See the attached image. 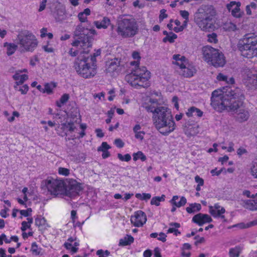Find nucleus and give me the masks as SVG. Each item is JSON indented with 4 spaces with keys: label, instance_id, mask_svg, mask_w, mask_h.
Returning <instances> with one entry per match:
<instances>
[{
    "label": "nucleus",
    "instance_id": "473e14b6",
    "mask_svg": "<svg viewBox=\"0 0 257 257\" xmlns=\"http://www.w3.org/2000/svg\"><path fill=\"white\" fill-rule=\"evenodd\" d=\"M14 87L16 90L21 92V93L23 94H26L29 90V87L26 84L22 86H19V85L15 84Z\"/></svg>",
    "mask_w": 257,
    "mask_h": 257
},
{
    "label": "nucleus",
    "instance_id": "4be33fe9",
    "mask_svg": "<svg viewBox=\"0 0 257 257\" xmlns=\"http://www.w3.org/2000/svg\"><path fill=\"white\" fill-rule=\"evenodd\" d=\"M186 115L188 117L197 116L198 117H201L203 115V112L194 106H192L188 109L187 112L186 113Z\"/></svg>",
    "mask_w": 257,
    "mask_h": 257
},
{
    "label": "nucleus",
    "instance_id": "69168bd1",
    "mask_svg": "<svg viewBox=\"0 0 257 257\" xmlns=\"http://www.w3.org/2000/svg\"><path fill=\"white\" fill-rule=\"evenodd\" d=\"M47 2V0H42L40 4V8L39 9V12H41L45 9Z\"/></svg>",
    "mask_w": 257,
    "mask_h": 257
},
{
    "label": "nucleus",
    "instance_id": "4c0bfd02",
    "mask_svg": "<svg viewBox=\"0 0 257 257\" xmlns=\"http://www.w3.org/2000/svg\"><path fill=\"white\" fill-rule=\"evenodd\" d=\"M224 29L228 31H234L237 29V28L235 24L229 22L225 24Z\"/></svg>",
    "mask_w": 257,
    "mask_h": 257
},
{
    "label": "nucleus",
    "instance_id": "338daca9",
    "mask_svg": "<svg viewBox=\"0 0 257 257\" xmlns=\"http://www.w3.org/2000/svg\"><path fill=\"white\" fill-rule=\"evenodd\" d=\"M167 235L163 232H161L159 234V237L158 238V239L162 241V242H165L166 240Z\"/></svg>",
    "mask_w": 257,
    "mask_h": 257
},
{
    "label": "nucleus",
    "instance_id": "aec40b11",
    "mask_svg": "<svg viewBox=\"0 0 257 257\" xmlns=\"http://www.w3.org/2000/svg\"><path fill=\"white\" fill-rule=\"evenodd\" d=\"M179 197L177 195L174 196L170 201L171 203L177 207H181L182 206H184L187 203L186 198L184 196H182L180 198V200L179 202H177V200L179 199Z\"/></svg>",
    "mask_w": 257,
    "mask_h": 257
},
{
    "label": "nucleus",
    "instance_id": "f03ea898",
    "mask_svg": "<svg viewBox=\"0 0 257 257\" xmlns=\"http://www.w3.org/2000/svg\"><path fill=\"white\" fill-rule=\"evenodd\" d=\"M216 10L211 5H202L194 14V21L202 31H209L214 28Z\"/></svg>",
    "mask_w": 257,
    "mask_h": 257
},
{
    "label": "nucleus",
    "instance_id": "5701e85b",
    "mask_svg": "<svg viewBox=\"0 0 257 257\" xmlns=\"http://www.w3.org/2000/svg\"><path fill=\"white\" fill-rule=\"evenodd\" d=\"M94 24L98 29H106L110 24V21L107 17H104L101 21H95Z\"/></svg>",
    "mask_w": 257,
    "mask_h": 257
},
{
    "label": "nucleus",
    "instance_id": "49530a36",
    "mask_svg": "<svg viewBox=\"0 0 257 257\" xmlns=\"http://www.w3.org/2000/svg\"><path fill=\"white\" fill-rule=\"evenodd\" d=\"M138 130H134L135 137L136 139L142 141L144 138V135L145 133L144 131L138 132Z\"/></svg>",
    "mask_w": 257,
    "mask_h": 257
},
{
    "label": "nucleus",
    "instance_id": "f257e3e1",
    "mask_svg": "<svg viewBox=\"0 0 257 257\" xmlns=\"http://www.w3.org/2000/svg\"><path fill=\"white\" fill-rule=\"evenodd\" d=\"M96 34L93 29L85 28L80 24L74 31V35L77 40L72 43V46L80 47L83 50L80 52L74 63V68L81 77L89 78L97 73L96 57L100 55V50H97L93 55H89V49L91 48L93 38L92 35Z\"/></svg>",
    "mask_w": 257,
    "mask_h": 257
},
{
    "label": "nucleus",
    "instance_id": "c03bdc74",
    "mask_svg": "<svg viewBox=\"0 0 257 257\" xmlns=\"http://www.w3.org/2000/svg\"><path fill=\"white\" fill-rule=\"evenodd\" d=\"M64 245L66 249H71V251L72 253L76 252L78 250V248L74 246H72V244L68 242H65Z\"/></svg>",
    "mask_w": 257,
    "mask_h": 257
},
{
    "label": "nucleus",
    "instance_id": "3c124183",
    "mask_svg": "<svg viewBox=\"0 0 257 257\" xmlns=\"http://www.w3.org/2000/svg\"><path fill=\"white\" fill-rule=\"evenodd\" d=\"M251 173L255 178H257V162L253 164L251 169Z\"/></svg>",
    "mask_w": 257,
    "mask_h": 257
},
{
    "label": "nucleus",
    "instance_id": "72a5a7b5",
    "mask_svg": "<svg viewBox=\"0 0 257 257\" xmlns=\"http://www.w3.org/2000/svg\"><path fill=\"white\" fill-rule=\"evenodd\" d=\"M144 107L148 112H152L153 115L159 111L161 107V106L155 107L152 105H145Z\"/></svg>",
    "mask_w": 257,
    "mask_h": 257
},
{
    "label": "nucleus",
    "instance_id": "c9c22d12",
    "mask_svg": "<svg viewBox=\"0 0 257 257\" xmlns=\"http://www.w3.org/2000/svg\"><path fill=\"white\" fill-rule=\"evenodd\" d=\"M133 156V159L135 161L138 159H140L142 161H145L147 159L146 156L141 151H139L136 153H134Z\"/></svg>",
    "mask_w": 257,
    "mask_h": 257
},
{
    "label": "nucleus",
    "instance_id": "c756f323",
    "mask_svg": "<svg viewBox=\"0 0 257 257\" xmlns=\"http://www.w3.org/2000/svg\"><path fill=\"white\" fill-rule=\"evenodd\" d=\"M69 98V95L68 94H64L60 98L59 101H56V105L59 107H61L62 106L65 104Z\"/></svg>",
    "mask_w": 257,
    "mask_h": 257
},
{
    "label": "nucleus",
    "instance_id": "79ce46f5",
    "mask_svg": "<svg viewBox=\"0 0 257 257\" xmlns=\"http://www.w3.org/2000/svg\"><path fill=\"white\" fill-rule=\"evenodd\" d=\"M208 41L211 43H216L218 42L217 39V35L214 33H212L207 35Z\"/></svg>",
    "mask_w": 257,
    "mask_h": 257
},
{
    "label": "nucleus",
    "instance_id": "412c9836",
    "mask_svg": "<svg viewBox=\"0 0 257 257\" xmlns=\"http://www.w3.org/2000/svg\"><path fill=\"white\" fill-rule=\"evenodd\" d=\"M13 78L16 81L15 84L20 85L28 79V76L26 74L20 75L19 72H16L13 76Z\"/></svg>",
    "mask_w": 257,
    "mask_h": 257
},
{
    "label": "nucleus",
    "instance_id": "a18cd8bd",
    "mask_svg": "<svg viewBox=\"0 0 257 257\" xmlns=\"http://www.w3.org/2000/svg\"><path fill=\"white\" fill-rule=\"evenodd\" d=\"M232 227H238L240 229H244V228H247L250 227L251 226L250 225V222H249L247 223H244L243 222L237 223L236 224L233 225Z\"/></svg>",
    "mask_w": 257,
    "mask_h": 257
},
{
    "label": "nucleus",
    "instance_id": "603ef678",
    "mask_svg": "<svg viewBox=\"0 0 257 257\" xmlns=\"http://www.w3.org/2000/svg\"><path fill=\"white\" fill-rule=\"evenodd\" d=\"M32 209L29 208L27 210H21L20 211V212L22 215L27 217L30 215V213L32 212Z\"/></svg>",
    "mask_w": 257,
    "mask_h": 257
},
{
    "label": "nucleus",
    "instance_id": "13d9d810",
    "mask_svg": "<svg viewBox=\"0 0 257 257\" xmlns=\"http://www.w3.org/2000/svg\"><path fill=\"white\" fill-rule=\"evenodd\" d=\"M78 17L79 21L82 23L87 21V17L86 15H84L83 13H79Z\"/></svg>",
    "mask_w": 257,
    "mask_h": 257
},
{
    "label": "nucleus",
    "instance_id": "f3484780",
    "mask_svg": "<svg viewBox=\"0 0 257 257\" xmlns=\"http://www.w3.org/2000/svg\"><path fill=\"white\" fill-rule=\"evenodd\" d=\"M245 83L248 85L257 86V72L250 70H246Z\"/></svg>",
    "mask_w": 257,
    "mask_h": 257
},
{
    "label": "nucleus",
    "instance_id": "58836bf2",
    "mask_svg": "<svg viewBox=\"0 0 257 257\" xmlns=\"http://www.w3.org/2000/svg\"><path fill=\"white\" fill-rule=\"evenodd\" d=\"M46 222L44 217H38L35 219V224L39 227L44 226Z\"/></svg>",
    "mask_w": 257,
    "mask_h": 257
},
{
    "label": "nucleus",
    "instance_id": "e2e57ef3",
    "mask_svg": "<svg viewBox=\"0 0 257 257\" xmlns=\"http://www.w3.org/2000/svg\"><path fill=\"white\" fill-rule=\"evenodd\" d=\"M223 169H224L222 168L218 171H217V169H215L212 170L211 171V173L212 174V175L213 176H214V175L218 176L221 173V172L223 171Z\"/></svg>",
    "mask_w": 257,
    "mask_h": 257
},
{
    "label": "nucleus",
    "instance_id": "0eeeda50",
    "mask_svg": "<svg viewBox=\"0 0 257 257\" xmlns=\"http://www.w3.org/2000/svg\"><path fill=\"white\" fill-rule=\"evenodd\" d=\"M155 115H153V120L157 128L173 127L175 122L171 111L167 107L161 106V109Z\"/></svg>",
    "mask_w": 257,
    "mask_h": 257
},
{
    "label": "nucleus",
    "instance_id": "9b49d317",
    "mask_svg": "<svg viewBox=\"0 0 257 257\" xmlns=\"http://www.w3.org/2000/svg\"><path fill=\"white\" fill-rule=\"evenodd\" d=\"M44 183L51 195L57 196L64 191V185L62 180L52 179L44 181Z\"/></svg>",
    "mask_w": 257,
    "mask_h": 257
},
{
    "label": "nucleus",
    "instance_id": "37998d69",
    "mask_svg": "<svg viewBox=\"0 0 257 257\" xmlns=\"http://www.w3.org/2000/svg\"><path fill=\"white\" fill-rule=\"evenodd\" d=\"M117 157L121 161L128 162L131 160V156L128 154H126L124 156H123L121 154L118 153L117 154Z\"/></svg>",
    "mask_w": 257,
    "mask_h": 257
},
{
    "label": "nucleus",
    "instance_id": "cd10ccee",
    "mask_svg": "<svg viewBox=\"0 0 257 257\" xmlns=\"http://www.w3.org/2000/svg\"><path fill=\"white\" fill-rule=\"evenodd\" d=\"M134 239L133 236L127 235L123 238L120 239L119 245L121 246H126L129 245L134 242Z\"/></svg>",
    "mask_w": 257,
    "mask_h": 257
},
{
    "label": "nucleus",
    "instance_id": "052dcab7",
    "mask_svg": "<svg viewBox=\"0 0 257 257\" xmlns=\"http://www.w3.org/2000/svg\"><path fill=\"white\" fill-rule=\"evenodd\" d=\"M227 77L222 73H219L217 76V79L219 81H223L226 82L227 81Z\"/></svg>",
    "mask_w": 257,
    "mask_h": 257
},
{
    "label": "nucleus",
    "instance_id": "bf43d9fd",
    "mask_svg": "<svg viewBox=\"0 0 257 257\" xmlns=\"http://www.w3.org/2000/svg\"><path fill=\"white\" fill-rule=\"evenodd\" d=\"M195 180L198 183L199 186H203L204 184V180L202 178H200L199 176L197 175L195 177Z\"/></svg>",
    "mask_w": 257,
    "mask_h": 257
},
{
    "label": "nucleus",
    "instance_id": "4d7b16f0",
    "mask_svg": "<svg viewBox=\"0 0 257 257\" xmlns=\"http://www.w3.org/2000/svg\"><path fill=\"white\" fill-rule=\"evenodd\" d=\"M77 131H80V130H76ZM77 135H74V137L75 139H80L84 137V136L85 135V133L84 132V130H82L81 131H78L77 132Z\"/></svg>",
    "mask_w": 257,
    "mask_h": 257
},
{
    "label": "nucleus",
    "instance_id": "5fc2aeb1",
    "mask_svg": "<svg viewBox=\"0 0 257 257\" xmlns=\"http://www.w3.org/2000/svg\"><path fill=\"white\" fill-rule=\"evenodd\" d=\"M114 144L117 147L121 148L124 146V143L120 139H116L114 140Z\"/></svg>",
    "mask_w": 257,
    "mask_h": 257
},
{
    "label": "nucleus",
    "instance_id": "b1692460",
    "mask_svg": "<svg viewBox=\"0 0 257 257\" xmlns=\"http://www.w3.org/2000/svg\"><path fill=\"white\" fill-rule=\"evenodd\" d=\"M201 209V206L199 203H191L189 204V206L186 207V211L188 213H194L200 210Z\"/></svg>",
    "mask_w": 257,
    "mask_h": 257
},
{
    "label": "nucleus",
    "instance_id": "864d4df0",
    "mask_svg": "<svg viewBox=\"0 0 257 257\" xmlns=\"http://www.w3.org/2000/svg\"><path fill=\"white\" fill-rule=\"evenodd\" d=\"M180 14L181 16V17L183 18H184L185 20H186L187 21H189V13L188 11H185V10L180 11Z\"/></svg>",
    "mask_w": 257,
    "mask_h": 257
},
{
    "label": "nucleus",
    "instance_id": "680f3d73",
    "mask_svg": "<svg viewBox=\"0 0 257 257\" xmlns=\"http://www.w3.org/2000/svg\"><path fill=\"white\" fill-rule=\"evenodd\" d=\"M30 225L28 224V223L26 221H23L22 223L21 230L24 231L27 228H30Z\"/></svg>",
    "mask_w": 257,
    "mask_h": 257
},
{
    "label": "nucleus",
    "instance_id": "dca6fc26",
    "mask_svg": "<svg viewBox=\"0 0 257 257\" xmlns=\"http://www.w3.org/2000/svg\"><path fill=\"white\" fill-rule=\"evenodd\" d=\"M256 196H257V193H256L255 195L253 194L251 196V197L252 198L251 199L241 200V204L245 208L247 209L248 210L251 211L256 210L257 199L256 198Z\"/></svg>",
    "mask_w": 257,
    "mask_h": 257
},
{
    "label": "nucleus",
    "instance_id": "a19ab883",
    "mask_svg": "<svg viewBox=\"0 0 257 257\" xmlns=\"http://www.w3.org/2000/svg\"><path fill=\"white\" fill-rule=\"evenodd\" d=\"M111 147L107 144L106 142H102L101 146L97 148L98 152H103L107 151Z\"/></svg>",
    "mask_w": 257,
    "mask_h": 257
},
{
    "label": "nucleus",
    "instance_id": "f704fd0d",
    "mask_svg": "<svg viewBox=\"0 0 257 257\" xmlns=\"http://www.w3.org/2000/svg\"><path fill=\"white\" fill-rule=\"evenodd\" d=\"M31 251L33 254L35 255H38L40 254L41 248L38 247L36 242H34L32 243Z\"/></svg>",
    "mask_w": 257,
    "mask_h": 257
},
{
    "label": "nucleus",
    "instance_id": "9d476101",
    "mask_svg": "<svg viewBox=\"0 0 257 257\" xmlns=\"http://www.w3.org/2000/svg\"><path fill=\"white\" fill-rule=\"evenodd\" d=\"M204 60L215 67H222L225 63L224 57L222 53L210 46L204 47L202 49Z\"/></svg>",
    "mask_w": 257,
    "mask_h": 257
},
{
    "label": "nucleus",
    "instance_id": "1a4fd4ad",
    "mask_svg": "<svg viewBox=\"0 0 257 257\" xmlns=\"http://www.w3.org/2000/svg\"><path fill=\"white\" fill-rule=\"evenodd\" d=\"M17 41L22 52H32L38 45L36 37L29 32L19 34L17 36Z\"/></svg>",
    "mask_w": 257,
    "mask_h": 257
},
{
    "label": "nucleus",
    "instance_id": "39448f33",
    "mask_svg": "<svg viewBox=\"0 0 257 257\" xmlns=\"http://www.w3.org/2000/svg\"><path fill=\"white\" fill-rule=\"evenodd\" d=\"M237 48L241 55L247 58L257 56V35L248 34L239 41Z\"/></svg>",
    "mask_w": 257,
    "mask_h": 257
},
{
    "label": "nucleus",
    "instance_id": "8fccbe9b",
    "mask_svg": "<svg viewBox=\"0 0 257 257\" xmlns=\"http://www.w3.org/2000/svg\"><path fill=\"white\" fill-rule=\"evenodd\" d=\"M69 172L70 171L69 169L62 167L59 168L58 170V172L60 174L65 176H68L69 174Z\"/></svg>",
    "mask_w": 257,
    "mask_h": 257
},
{
    "label": "nucleus",
    "instance_id": "2eb2a0df",
    "mask_svg": "<svg viewBox=\"0 0 257 257\" xmlns=\"http://www.w3.org/2000/svg\"><path fill=\"white\" fill-rule=\"evenodd\" d=\"M211 217L208 214L198 213L194 215L192 218V221L199 226H202L206 223L212 222Z\"/></svg>",
    "mask_w": 257,
    "mask_h": 257
},
{
    "label": "nucleus",
    "instance_id": "ea45409f",
    "mask_svg": "<svg viewBox=\"0 0 257 257\" xmlns=\"http://www.w3.org/2000/svg\"><path fill=\"white\" fill-rule=\"evenodd\" d=\"M55 87V86L53 84H49V83L45 84L44 88L45 93H47V94L52 93V89Z\"/></svg>",
    "mask_w": 257,
    "mask_h": 257
},
{
    "label": "nucleus",
    "instance_id": "6ab92c4d",
    "mask_svg": "<svg viewBox=\"0 0 257 257\" xmlns=\"http://www.w3.org/2000/svg\"><path fill=\"white\" fill-rule=\"evenodd\" d=\"M240 6V3H236L235 2H231L230 4H227V8L229 11L231 12L232 15L236 18L240 17L239 14V7Z\"/></svg>",
    "mask_w": 257,
    "mask_h": 257
},
{
    "label": "nucleus",
    "instance_id": "7ed1b4c3",
    "mask_svg": "<svg viewBox=\"0 0 257 257\" xmlns=\"http://www.w3.org/2000/svg\"><path fill=\"white\" fill-rule=\"evenodd\" d=\"M116 32L123 38H133L139 33L137 20L131 16H120L117 20Z\"/></svg>",
    "mask_w": 257,
    "mask_h": 257
},
{
    "label": "nucleus",
    "instance_id": "a211bd4d",
    "mask_svg": "<svg viewBox=\"0 0 257 257\" xmlns=\"http://www.w3.org/2000/svg\"><path fill=\"white\" fill-rule=\"evenodd\" d=\"M236 114V119L239 122H243L247 120L249 117V113L248 110L243 105L241 108H239L235 112Z\"/></svg>",
    "mask_w": 257,
    "mask_h": 257
},
{
    "label": "nucleus",
    "instance_id": "de8ad7c7",
    "mask_svg": "<svg viewBox=\"0 0 257 257\" xmlns=\"http://www.w3.org/2000/svg\"><path fill=\"white\" fill-rule=\"evenodd\" d=\"M96 254L99 255L98 257H107L109 255L110 252L107 250L104 252L102 249H99L97 251Z\"/></svg>",
    "mask_w": 257,
    "mask_h": 257
},
{
    "label": "nucleus",
    "instance_id": "4468645a",
    "mask_svg": "<svg viewBox=\"0 0 257 257\" xmlns=\"http://www.w3.org/2000/svg\"><path fill=\"white\" fill-rule=\"evenodd\" d=\"M81 190V185L76 181H73L70 183L69 189L66 191V194L71 198H74L79 195Z\"/></svg>",
    "mask_w": 257,
    "mask_h": 257
},
{
    "label": "nucleus",
    "instance_id": "20e7f679",
    "mask_svg": "<svg viewBox=\"0 0 257 257\" xmlns=\"http://www.w3.org/2000/svg\"><path fill=\"white\" fill-rule=\"evenodd\" d=\"M150 78V72L144 66L136 67L125 77V80L136 88L149 87L150 85L148 80Z\"/></svg>",
    "mask_w": 257,
    "mask_h": 257
},
{
    "label": "nucleus",
    "instance_id": "393cba45",
    "mask_svg": "<svg viewBox=\"0 0 257 257\" xmlns=\"http://www.w3.org/2000/svg\"><path fill=\"white\" fill-rule=\"evenodd\" d=\"M242 250V248L240 245L235 246L234 247L231 248L229 250V255L230 257H238Z\"/></svg>",
    "mask_w": 257,
    "mask_h": 257
},
{
    "label": "nucleus",
    "instance_id": "e433bc0d",
    "mask_svg": "<svg viewBox=\"0 0 257 257\" xmlns=\"http://www.w3.org/2000/svg\"><path fill=\"white\" fill-rule=\"evenodd\" d=\"M170 226H172V227H170L169 228V229L167 231V233H174L178 232L177 228L180 227V225L178 223H170Z\"/></svg>",
    "mask_w": 257,
    "mask_h": 257
},
{
    "label": "nucleus",
    "instance_id": "f8f14e48",
    "mask_svg": "<svg viewBox=\"0 0 257 257\" xmlns=\"http://www.w3.org/2000/svg\"><path fill=\"white\" fill-rule=\"evenodd\" d=\"M223 91L221 90H215L212 93L211 98V104L212 107L217 111L220 109V105L223 103L224 99L228 95L227 94V91H225V89L223 88Z\"/></svg>",
    "mask_w": 257,
    "mask_h": 257
},
{
    "label": "nucleus",
    "instance_id": "0e129e2a",
    "mask_svg": "<svg viewBox=\"0 0 257 257\" xmlns=\"http://www.w3.org/2000/svg\"><path fill=\"white\" fill-rule=\"evenodd\" d=\"M166 10L165 9H162L160 11V15L159 18L160 20H163L165 18H167L168 15L165 14Z\"/></svg>",
    "mask_w": 257,
    "mask_h": 257
},
{
    "label": "nucleus",
    "instance_id": "a878e982",
    "mask_svg": "<svg viewBox=\"0 0 257 257\" xmlns=\"http://www.w3.org/2000/svg\"><path fill=\"white\" fill-rule=\"evenodd\" d=\"M4 47H7V55L10 56L15 53L18 46L13 43H5Z\"/></svg>",
    "mask_w": 257,
    "mask_h": 257
},
{
    "label": "nucleus",
    "instance_id": "6e6552de",
    "mask_svg": "<svg viewBox=\"0 0 257 257\" xmlns=\"http://www.w3.org/2000/svg\"><path fill=\"white\" fill-rule=\"evenodd\" d=\"M172 64L178 66L177 71L184 77H191L196 73L195 67L189 63L188 60L184 56L175 54L173 56Z\"/></svg>",
    "mask_w": 257,
    "mask_h": 257
},
{
    "label": "nucleus",
    "instance_id": "2f4dec72",
    "mask_svg": "<svg viewBox=\"0 0 257 257\" xmlns=\"http://www.w3.org/2000/svg\"><path fill=\"white\" fill-rule=\"evenodd\" d=\"M177 36L173 32H170L169 35L166 36L163 38V41L164 43L167 42V41L171 43H172L174 42L175 40L177 39Z\"/></svg>",
    "mask_w": 257,
    "mask_h": 257
},
{
    "label": "nucleus",
    "instance_id": "6e6d98bb",
    "mask_svg": "<svg viewBox=\"0 0 257 257\" xmlns=\"http://www.w3.org/2000/svg\"><path fill=\"white\" fill-rule=\"evenodd\" d=\"M194 238L196 240L195 242V244L196 245L199 243H203L205 241V238L203 237H200L198 235L196 236Z\"/></svg>",
    "mask_w": 257,
    "mask_h": 257
},
{
    "label": "nucleus",
    "instance_id": "774afa93",
    "mask_svg": "<svg viewBox=\"0 0 257 257\" xmlns=\"http://www.w3.org/2000/svg\"><path fill=\"white\" fill-rule=\"evenodd\" d=\"M154 255L155 257H161L160 250L159 247H156L154 249Z\"/></svg>",
    "mask_w": 257,
    "mask_h": 257
},
{
    "label": "nucleus",
    "instance_id": "ddd939ff",
    "mask_svg": "<svg viewBox=\"0 0 257 257\" xmlns=\"http://www.w3.org/2000/svg\"><path fill=\"white\" fill-rule=\"evenodd\" d=\"M147 221V216L146 214L141 210H139L134 213V214L131 216V221L134 226L136 227H141Z\"/></svg>",
    "mask_w": 257,
    "mask_h": 257
},
{
    "label": "nucleus",
    "instance_id": "09e8293b",
    "mask_svg": "<svg viewBox=\"0 0 257 257\" xmlns=\"http://www.w3.org/2000/svg\"><path fill=\"white\" fill-rule=\"evenodd\" d=\"M184 133L188 138H190L195 136L198 132H196L195 130H185Z\"/></svg>",
    "mask_w": 257,
    "mask_h": 257
},
{
    "label": "nucleus",
    "instance_id": "bb28decb",
    "mask_svg": "<svg viewBox=\"0 0 257 257\" xmlns=\"http://www.w3.org/2000/svg\"><path fill=\"white\" fill-rule=\"evenodd\" d=\"M119 61L117 59L111 60L108 64V67L106 69L107 71L108 72H112L116 70L119 65Z\"/></svg>",
    "mask_w": 257,
    "mask_h": 257
},
{
    "label": "nucleus",
    "instance_id": "7c9ffc66",
    "mask_svg": "<svg viewBox=\"0 0 257 257\" xmlns=\"http://www.w3.org/2000/svg\"><path fill=\"white\" fill-rule=\"evenodd\" d=\"M165 195H162L161 197H154L152 198L151 201V205H155L156 206H159L160 205V202L161 201H164L165 200Z\"/></svg>",
    "mask_w": 257,
    "mask_h": 257
},
{
    "label": "nucleus",
    "instance_id": "c85d7f7f",
    "mask_svg": "<svg viewBox=\"0 0 257 257\" xmlns=\"http://www.w3.org/2000/svg\"><path fill=\"white\" fill-rule=\"evenodd\" d=\"M209 213L214 217H218L221 214H223L225 213V210L224 208H221L220 209L216 210L215 211L212 209V206H209Z\"/></svg>",
    "mask_w": 257,
    "mask_h": 257
},
{
    "label": "nucleus",
    "instance_id": "423d86ee",
    "mask_svg": "<svg viewBox=\"0 0 257 257\" xmlns=\"http://www.w3.org/2000/svg\"><path fill=\"white\" fill-rule=\"evenodd\" d=\"M229 93L230 95L228 94L224 99L218 111L226 109L235 112L244 105L243 100L244 97L240 90L237 89L234 91H231Z\"/></svg>",
    "mask_w": 257,
    "mask_h": 257
}]
</instances>
